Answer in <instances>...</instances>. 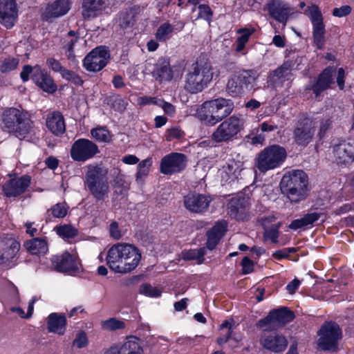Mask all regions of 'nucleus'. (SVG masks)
<instances>
[{
  "instance_id": "obj_60",
  "label": "nucleus",
  "mask_w": 354,
  "mask_h": 354,
  "mask_svg": "<svg viewBox=\"0 0 354 354\" xmlns=\"http://www.w3.org/2000/svg\"><path fill=\"white\" fill-rule=\"evenodd\" d=\"M352 11V8L348 5H344L339 8H335L333 10V15L336 17H343L348 15Z\"/></svg>"
},
{
  "instance_id": "obj_37",
  "label": "nucleus",
  "mask_w": 354,
  "mask_h": 354,
  "mask_svg": "<svg viewBox=\"0 0 354 354\" xmlns=\"http://www.w3.org/2000/svg\"><path fill=\"white\" fill-rule=\"evenodd\" d=\"M106 0H83L82 16L84 19H89L97 15L106 7Z\"/></svg>"
},
{
  "instance_id": "obj_8",
  "label": "nucleus",
  "mask_w": 354,
  "mask_h": 354,
  "mask_svg": "<svg viewBox=\"0 0 354 354\" xmlns=\"http://www.w3.org/2000/svg\"><path fill=\"white\" fill-rule=\"evenodd\" d=\"M243 119L232 115L223 120L215 129L211 138L216 143L232 141L243 129Z\"/></svg>"
},
{
  "instance_id": "obj_17",
  "label": "nucleus",
  "mask_w": 354,
  "mask_h": 354,
  "mask_svg": "<svg viewBox=\"0 0 354 354\" xmlns=\"http://www.w3.org/2000/svg\"><path fill=\"white\" fill-rule=\"evenodd\" d=\"M31 178L28 175L14 176L7 180L2 187V191L7 197H18L24 194L30 185Z\"/></svg>"
},
{
  "instance_id": "obj_23",
  "label": "nucleus",
  "mask_w": 354,
  "mask_h": 354,
  "mask_svg": "<svg viewBox=\"0 0 354 354\" xmlns=\"http://www.w3.org/2000/svg\"><path fill=\"white\" fill-rule=\"evenodd\" d=\"M70 10L68 0H56L48 3L41 12V19L52 22L55 19L66 15Z\"/></svg>"
},
{
  "instance_id": "obj_52",
  "label": "nucleus",
  "mask_w": 354,
  "mask_h": 354,
  "mask_svg": "<svg viewBox=\"0 0 354 354\" xmlns=\"http://www.w3.org/2000/svg\"><path fill=\"white\" fill-rule=\"evenodd\" d=\"M17 12L15 0H0V15Z\"/></svg>"
},
{
  "instance_id": "obj_44",
  "label": "nucleus",
  "mask_w": 354,
  "mask_h": 354,
  "mask_svg": "<svg viewBox=\"0 0 354 354\" xmlns=\"http://www.w3.org/2000/svg\"><path fill=\"white\" fill-rule=\"evenodd\" d=\"M19 63L18 57H8L0 61V72L8 73L17 69Z\"/></svg>"
},
{
  "instance_id": "obj_5",
  "label": "nucleus",
  "mask_w": 354,
  "mask_h": 354,
  "mask_svg": "<svg viewBox=\"0 0 354 354\" xmlns=\"http://www.w3.org/2000/svg\"><path fill=\"white\" fill-rule=\"evenodd\" d=\"M307 176L301 170H293L286 174L280 183L282 194L292 203H297L307 196Z\"/></svg>"
},
{
  "instance_id": "obj_7",
  "label": "nucleus",
  "mask_w": 354,
  "mask_h": 354,
  "mask_svg": "<svg viewBox=\"0 0 354 354\" xmlns=\"http://www.w3.org/2000/svg\"><path fill=\"white\" fill-rule=\"evenodd\" d=\"M287 152L284 147L273 145L263 149L255 158L254 165L261 173L280 167L285 161Z\"/></svg>"
},
{
  "instance_id": "obj_11",
  "label": "nucleus",
  "mask_w": 354,
  "mask_h": 354,
  "mask_svg": "<svg viewBox=\"0 0 354 354\" xmlns=\"http://www.w3.org/2000/svg\"><path fill=\"white\" fill-rule=\"evenodd\" d=\"M316 128V122L313 119L304 115L300 117L292 131L294 143L299 147H306L313 142Z\"/></svg>"
},
{
  "instance_id": "obj_61",
  "label": "nucleus",
  "mask_w": 354,
  "mask_h": 354,
  "mask_svg": "<svg viewBox=\"0 0 354 354\" xmlns=\"http://www.w3.org/2000/svg\"><path fill=\"white\" fill-rule=\"evenodd\" d=\"M332 122L330 119H326L321 122L319 129L318 132V137L319 139H322L326 131L331 127Z\"/></svg>"
},
{
  "instance_id": "obj_45",
  "label": "nucleus",
  "mask_w": 354,
  "mask_h": 354,
  "mask_svg": "<svg viewBox=\"0 0 354 354\" xmlns=\"http://www.w3.org/2000/svg\"><path fill=\"white\" fill-rule=\"evenodd\" d=\"M55 230L60 237L64 239L74 238L78 234V230L71 225L56 226Z\"/></svg>"
},
{
  "instance_id": "obj_13",
  "label": "nucleus",
  "mask_w": 354,
  "mask_h": 354,
  "mask_svg": "<svg viewBox=\"0 0 354 354\" xmlns=\"http://www.w3.org/2000/svg\"><path fill=\"white\" fill-rule=\"evenodd\" d=\"M100 153L97 145L93 141L80 138L72 145L70 154L72 159L77 162H85Z\"/></svg>"
},
{
  "instance_id": "obj_55",
  "label": "nucleus",
  "mask_w": 354,
  "mask_h": 354,
  "mask_svg": "<svg viewBox=\"0 0 354 354\" xmlns=\"http://www.w3.org/2000/svg\"><path fill=\"white\" fill-rule=\"evenodd\" d=\"M17 16V12L0 15V23L8 28H12L15 24Z\"/></svg>"
},
{
  "instance_id": "obj_16",
  "label": "nucleus",
  "mask_w": 354,
  "mask_h": 354,
  "mask_svg": "<svg viewBox=\"0 0 354 354\" xmlns=\"http://www.w3.org/2000/svg\"><path fill=\"white\" fill-rule=\"evenodd\" d=\"M187 156L181 153H171L160 160V171L165 175H172L183 171L187 167Z\"/></svg>"
},
{
  "instance_id": "obj_56",
  "label": "nucleus",
  "mask_w": 354,
  "mask_h": 354,
  "mask_svg": "<svg viewBox=\"0 0 354 354\" xmlns=\"http://www.w3.org/2000/svg\"><path fill=\"white\" fill-rule=\"evenodd\" d=\"M199 13L198 18H203L209 22L212 20L213 12L210 7L207 5L202 4L198 6Z\"/></svg>"
},
{
  "instance_id": "obj_15",
  "label": "nucleus",
  "mask_w": 354,
  "mask_h": 354,
  "mask_svg": "<svg viewBox=\"0 0 354 354\" xmlns=\"http://www.w3.org/2000/svg\"><path fill=\"white\" fill-rule=\"evenodd\" d=\"M20 243L14 238L0 239V266L8 268L15 264Z\"/></svg>"
},
{
  "instance_id": "obj_57",
  "label": "nucleus",
  "mask_w": 354,
  "mask_h": 354,
  "mask_svg": "<svg viewBox=\"0 0 354 354\" xmlns=\"http://www.w3.org/2000/svg\"><path fill=\"white\" fill-rule=\"evenodd\" d=\"M113 174L115 176L112 183L113 187L118 189L125 187V180L123 176L120 174V170L119 169H114Z\"/></svg>"
},
{
  "instance_id": "obj_27",
  "label": "nucleus",
  "mask_w": 354,
  "mask_h": 354,
  "mask_svg": "<svg viewBox=\"0 0 354 354\" xmlns=\"http://www.w3.org/2000/svg\"><path fill=\"white\" fill-rule=\"evenodd\" d=\"M293 64L290 61H286L275 70L271 71L268 77V82L274 86L282 84L286 80H289L292 76Z\"/></svg>"
},
{
  "instance_id": "obj_46",
  "label": "nucleus",
  "mask_w": 354,
  "mask_h": 354,
  "mask_svg": "<svg viewBox=\"0 0 354 354\" xmlns=\"http://www.w3.org/2000/svg\"><path fill=\"white\" fill-rule=\"evenodd\" d=\"M151 165V158H147L139 162L138 165V172L136 174L137 180H142L149 174Z\"/></svg>"
},
{
  "instance_id": "obj_40",
  "label": "nucleus",
  "mask_w": 354,
  "mask_h": 354,
  "mask_svg": "<svg viewBox=\"0 0 354 354\" xmlns=\"http://www.w3.org/2000/svg\"><path fill=\"white\" fill-rule=\"evenodd\" d=\"M322 215L323 214L322 212H310L302 218L292 221L289 225V227L292 230H297L303 227L313 225L317 221Z\"/></svg>"
},
{
  "instance_id": "obj_38",
  "label": "nucleus",
  "mask_w": 354,
  "mask_h": 354,
  "mask_svg": "<svg viewBox=\"0 0 354 354\" xmlns=\"http://www.w3.org/2000/svg\"><path fill=\"white\" fill-rule=\"evenodd\" d=\"M140 12L138 6L129 7L121 11L118 15V24L122 29L132 27L136 21V17Z\"/></svg>"
},
{
  "instance_id": "obj_39",
  "label": "nucleus",
  "mask_w": 354,
  "mask_h": 354,
  "mask_svg": "<svg viewBox=\"0 0 354 354\" xmlns=\"http://www.w3.org/2000/svg\"><path fill=\"white\" fill-rule=\"evenodd\" d=\"M80 40L78 33L74 30H70L64 38L63 48L65 49V55L72 62H75V55L73 46Z\"/></svg>"
},
{
  "instance_id": "obj_19",
  "label": "nucleus",
  "mask_w": 354,
  "mask_h": 354,
  "mask_svg": "<svg viewBox=\"0 0 354 354\" xmlns=\"http://www.w3.org/2000/svg\"><path fill=\"white\" fill-rule=\"evenodd\" d=\"M52 265L55 270L72 274L78 270L79 262L76 256L65 252L51 258Z\"/></svg>"
},
{
  "instance_id": "obj_36",
  "label": "nucleus",
  "mask_w": 354,
  "mask_h": 354,
  "mask_svg": "<svg viewBox=\"0 0 354 354\" xmlns=\"http://www.w3.org/2000/svg\"><path fill=\"white\" fill-rule=\"evenodd\" d=\"M46 127L55 136H60L66 131L64 116L59 111L49 114L46 118Z\"/></svg>"
},
{
  "instance_id": "obj_29",
  "label": "nucleus",
  "mask_w": 354,
  "mask_h": 354,
  "mask_svg": "<svg viewBox=\"0 0 354 354\" xmlns=\"http://www.w3.org/2000/svg\"><path fill=\"white\" fill-rule=\"evenodd\" d=\"M152 75L160 82L171 81L174 77V71L169 59L165 57L158 59L154 66Z\"/></svg>"
},
{
  "instance_id": "obj_54",
  "label": "nucleus",
  "mask_w": 354,
  "mask_h": 354,
  "mask_svg": "<svg viewBox=\"0 0 354 354\" xmlns=\"http://www.w3.org/2000/svg\"><path fill=\"white\" fill-rule=\"evenodd\" d=\"M281 226L280 223L272 225L270 227L266 230L265 236L266 239L271 240L272 242H277V239L279 235V228Z\"/></svg>"
},
{
  "instance_id": "obj_1",
  "label": "nucleus",
  "mask_w": 354,
  "mask_h": 354,
  "mask_svg": "<svg viewBox=\"0 0 354 354\" xmlns=\"http://www.w3.org/2000/svg\"><path fill=\"white\" fill-rule=\"evenodd\" d=\"M141 254L133 245L118 243L108 250L106 263L117 273L125 274L133 270L139 264Z\"/></svg>"
},
{
  "instance_id": "obj_3",
  "label": "nucleus",
  "mask_w": 354,
  "mask_h": 354,
  "mask_svg": "<svg viewBox=\"0 0 354 354\" xmlns=\"http://www.w3.org/2000/svg\"><path fill=\"white\" fill-rule=\"evenodd\" d=\"M213 75L211 63L198 58L185 75L184 88L191 93L201 92L212 82Z\"/></svg>"
},
{
  "instance_id": "obj_24",
  "label": "nucleus",
  "mask_w": 354,
  "mask_h": 354,
  "mask_svg": "<svg viewBox=\"0 0 354 354\" xmlns=\"http://www.w3.org/2000/svg\"><path fill=\"white\" fill-rule=\"evenodd\" d=\"M104 354H144V351L138 340L133 339L112 345Z\"/></svg>"
},
{
  "instance_id": "obj_64",
  "label": "nucleus",
  "mask_w": 354,
  "mask_h": 354,
  "mask_svg": "<svg viewBox=\"0 0 354 354\" xmlns=\"http://www.w3.org/2000/svg\"><path fill=\"white\" fill-rule=\"evenodd\" d=\"M109 232L111 236L115 240H118L122 237V234L119 229L118 223L116 221H113L110 224Z\"/></svg>"
},
{
  "instance_id": "obj_10",
  "label": "nucleus",
  "mask_w": 354,
  "mask_h": 354,
  "mask_svg": "<svg viewBox=\"0 0 354 354\" xmlns=\"http://www.w3.org/2000/svg\"><path fill=\"white\" fill-rule=\"evenodd\" d=\"M295 318L294 313L286 307L270 311L268 316L257 322V327L264 332L277 330L283 328Z\"/></svg>"
},
{
  "instance_id": "obj_2",
  "label": "nucleus",
  "mask_w": 354,
  "mask_h": 354,
  "mask_svg": "<svg viewBox=\"0 0 354 354\" xmlns=\"http://www.w3.org/2000/svg\"><path fill=\"white\" fill-rule=\"evenodd\" d=\"M2 129L19 139H24L33 131L34 122L29 113L22 107H9L1 115Z\"/></svg>"
},
{
  "instance_id": "obj_14",
  "label": "nucleus",
  "mask_w": 354,
  "mask_h": 354,
  "mask_svg": "<svg viewBox=\"0 0 354 354\" xmlns=\"http://www.w3.org/2000/svg\"><path fill=\"white\" fill-rule=\"evenodd\" d=\"M110 58L107 47L100 46L93 49L84 59L83 66L90 72H98L104 68Z\"/></svg>"
},
{
  "instance_id": "obj_18",
  "label": "nucleus",
  "mask_w": 354,
  "mask_h": 354,
  "mask_svg": "<svg viewBox=\"0 0 354 354\" xmlns=\"http://www.w3.org/2000/svg\"><path fill=\"white\" fill-rule=\"evenodd\" d=\"M266 9L271 18L281 23L283 26H286V23L293 11V9L288 3L281 0L269 1L266 6Z\"/></svg>"
},
{
  "instance_id": "obj_21",
  "label": "nucleus",
  "mask_w": 354,
  "mask_h": 354,
  "mask_svg": "<svg viewBox=\"0 0 354 354\" xmlns=\"http://www.w3.org/2000/svg\"><path fill=\"white\" fill-rule=\"evenodd\" d=\"M211 201L209 196L196 192H189L184 197L185 207L194 213H202L206 211Z\"/></svg>"
},
{
  "instance_id": "obj_51",
  "label": "nucleus",
  "mask_w": 354,
  "mask_h": 354,
  "mask_svg": "<svg viewBox=\"0 0 354 354\" xmlns=\"http://www.w3.org/2000/svg\"><path fill=\"white\" fill-rule=\"evenodd\" d=\"M62 77L66 80L71 82L77 86H81L84 83L82 77L78 74L66 68L62 74Z\"/></svg>"
},
{
  "instance_id": "obj_22",
  "label": "nucleus",
  "mask_w": 354,
  "mask_h": 354,
  "mask_svg": "<svg viewBox=\"0 0 354 354\" xmlns=\"http://www.w3.org/2000/svg\"><path fill=\"white\" fill-rule=\"evenodd\" d=\"M336 75V68L329 66L326 68L317 77L315 84H313L310 89L317 98L321 93L332 88V85L335 84V76Z\"/></svg>"
},
{
  "instance_id": "obj_50",
  "label": "nucleus",
  "mask_w": 354,
  "mask_h": 354,
  "mask_svg": "<svg viewBox=\"0 0 354 354\" xmlns=\"http://www.w3.org/2000/svg\"><path fill=\"white\" fill-rule=\"evenodd\" d=\"M88 344V339L86 333L84 330H80L77 333L75 339L72 342L73 346L77 348L86 347Z\"/></svg>"
},
{
  "instance_id": "obj_6",
  "label": "nucleus",
  "mask_w": 354,
  "mask_h": 354,
  "mask_svg": "<svg viewBox=\"0 0 354 354\" xmlns=\"http://www.w3.org/2000/svg\"><path fill=\"white\" fill-rule=\"evenodd\" d=\"M259 73L254 70H243L232 75L227 80L226 91L232 97H239L255 90Z\"/></svg>"
},
{
  "instance_id": "obj_62",
  "label": "nucleus",
  "mask_w": 354,
  "mask_h": 354,
  "mask_svg": "<svg viewBox=\"0 0 354 354\" xmlns=\"http://www.w3.org/2000/svg\"><path fill=\"white\" fill-rule=\"evenodd\" d=\"M242 266V272L243 274H249L253 271L254 263L252 260H250L248 257H245L242 259L241 262Z\"/></svg>"
},
{
  "instance_id": "obj_4",
  "label": "nucleus",
  "mask_w": 354,
  "mask_h": 354,
  "mask_svg": "<svg viewBox=\"0 0 354 354\" xmlns=\"http://www.w3.org/2000/svg\"><path fill=\"white\" fill-rule=\"evenodd\" d=\"M108 170L101 165H88L84 178V187L97 201H104L109 192Z\"/></svg>"
},
{
  "instance_id": "obj_59",
  "label": "nucleus",
  "mask_w": 354,
  "mask_h": 354,
  "mask_svg": "<svg viewBox=\"0 0 354 354\" xmlns=\"http://www.w3.org/2000/svg\"><path fill=\"white\" fill-rule=\"evenodd\" d=\"M184 136V132L178 127H174L167 131L166 139L171 141L174 139H180Z\"/></svg>"
},
{
  "instance_id": "obj_20",
  "label": "nucleus",
  "mask_w": 354,
  "mask_h": 354,
  "mask_svg": "<svg viewBox=\"0 0 354 354\" xmlns=\"http://www.w3.org/2000/svg\"><path fill=\"white\" fill-rule=\"evenodd\" d=\"M334 161L339 165H347L354 162V145L346 141L332 147Z\"/></svg>"
},
{
  "instance_id": "obj_33",
  "label": "nucleus",
  "mask_w": 354,
  "mask_h": 354,
  "mask_svg": "<svg viewBox=\"0 0 354 354\" xmlns=\"http://www.w3.org/2000/svg\"><path fill=\"white\" fill-rule=\"evenodd\" d=\"M196 115L206 125L214 126L218 122L212 100L205 102L197 111Z\"/></svg>"
},
{
  "instance_id": "obj_48",
  "label": "nucleus",
  "mask_w": 354,
  "mask_h": 354,
  "mask_svg": "<svg viewBox=\"0 0 354 354\" xmlns=\"http://www.w3.org/2000/svg\"><path fill=\"white\" fill-rule=\"evenodd\" d=\"M92 137L99 142H109L111 140L110 132L105 127L93 129L91 131Z\"/></svg>"
},
{
  "instance_id": "obj_35",
  "label": "nucleus",
  "mask_w": 354,
  "mask_h": 354,
  "mask_svg": "<svg viewBox=\"0 0 354 354\" xmlns=\"http://www.w3.org/2000/svg\"><path fill=\"white\" fill-rule=\"evenodd\" d=\"M184 26L183 22H178L176 26L168 22L163 23L158 28L155 35L156 38L160 42H165L171 38L174 32L181 31Z\"/></svg>"
},
{
  "instance_id": "obj_63",
  "label": "nucleus",
  "mask_w": 354,
  "mask_h": 354,
  "mask_svg": "<svg viewBox=\"0 0 354 354\" xmlns=\"http://www.w3.org/2000/svg\"><path fill=\"white\" fill-rule=\"evenodd\" d=\"M252 32V30L247 28L239 30L238 33L241 35L239 37H238L236 41H239L240 43L246 44Z\"/></svg>"
},
{
  "instance_id": "obj_26",
  "label": "nucleus",
  "mask_w": 354,
  "mask_h": 354,
  "mask_svg": "<svg viewBox=\"0 0 354 354\" xmlns=\"http://www.w3.org/2000/svg\"><path fill=\"white\" fill-rule=\"evenodd\" d=\"M240 162L229 160L220 169L221 182L223 185L235 182L242 170Z\"/></svg>"
},
{
  "instance_id": "obj_53",
  "label": "nucleus",
  "mask_w": 354,
  "mask_h": 354,
  "mask_svg": "<svg viewBox=\"0 0 354 354\" xmlns=\"http://www.w3.org/2000/svg\"><path fill=\"white\" fill-rule=\"evenodd\" d=\"M139 292L146 296L154 297H159L161 294V292L158 289L147 283L142 284L140 286Z\"/></svg>"
},
{
  "instance_id": "obj_58",
  "label": "nucleus",
  "mask_w": 354,
  "mask_h": 354,
  "mask_svg": "<svg viewBox=\"0 0 354 354\" xmlns=\"http://www.w3.org/2000/svg\"><path fill=\"white\" fill-rule=\"evenodd\" d=\"M46 64L49 68H50L53 71L60 73L62 75L65 71L66 68H64L59 61L53 58L50 57L48 58L46 60Z\"/></svg>"
},
{
  "instance_id": "obj_49",
  "label": "nucleus",
  "mask_w": 354,
  "mask_h": 354,
  "mask_svg": "<svg viewBox=\"0 0 354 354\" xmlns=\"http://www.w3.org/2000/svg\"><path fill=\"white\" fill-rule=\"evenodd\" d=\"M102 328L107 330H116L125 328V323L116 318H110L102 324Z\"/></svg>"
},
{
  "instance_id": "obj_34",
  "label": "nucleus",
  "mask_w": 354,
  "mask_h": 354,
  "mask_svg": "<svg viewBox=\"0 0 354 354\" xmlns=\"http://www.w3.org/2000/svg\"><path fill=\"white\" fill-rule=\"evenodd\" d=\"M218 122L227 118L234 109V103L231 100L223 97L212 100Z\"/></svg>"
},
{
  "instance_id": "obj_47",
  "label": "nucleus",
  "mask_w": 354,
  "mask_h": 354,
  "mask_svg": "<svg viewBox=\"0 0 354 354\" xmlns=\"http://www.w3.org/2000/svg\"><path fill=\"white\" fill-rule=\"evenodd\" d=\"M68 208L65 203H58L53 205L48 212H50L54 218H62L66 216Z\"/></svg>"
},
{
  "instance_id": "obj_41",
  "label": "nucleus",
  "mask_w": 354,
  "mask_h": 354,
  "mask_svg": "<svg viewBox=\"0 0 354 354\" xmlns=\"http://www.w3.org/2000/svg\"><path fill=\"white\" fill-rule=\"evenodd\" d=\"M24 247L32 254H45L48 251V243L45 238H34L26 241Z\"/></svg>"
},
{
  "instance_id": "obj_12",
  "label": "nucleus",
  "mask_w": 354,
  "mask_h": 354,
  "mask_svg": "<svg viewBox=\"0 0 354 354\" xmlns=\"http://www.w3.org/2000/svg\"><path fill=\"white\" fill-rule=\"evenodd\" d=\"M306 12L313 25L314 43L318 49H322L326 42V28L322 12L317 5L313 4L308 7Z\"/></svg>"
},
{
  "instance_id": "obj_42",
  "label": "nucleus",
  "mask_w": 354,
  "mask_h": 354,
  "mask_svg": "<svg viewBox=\"0 0 354 354\" xmlns=\"http://www.w3.org/2000/svg\"><path fill=\"white\" fill-rule=\"evenodd\" d=\"M205 250L204 248L183 250L181 253L182 258L186 261L197 260L198 263H202L204 261Z\"/></svg>"
},
{
  "instance_id": "obj_9",
  "label": "nucleus",
  "mask_w": 354,
  "mask_h": 354,
  "mask_svg": "<svg viewBox=\"0 0 354 354\" xmlns=\"http://www.w3.org/2000/svg\"><path fill=\"white\" fill-rule=\"evenodd\" d=\"M317 346L323 351L335 352L338 349V342L342 337V329L334 322H325L318 331Z\"/></svg>"
},
{
  "instance_id": "obj_31",
  "label": "nucleus",
  "mask_w": 354,
  "mask_h": 354,
  "mask_svg": "<svg viewBox=\"0 0 354 354\" xmlns=\"http://www.w3.org/2000/svg\"><path fill=\"white\" fill-rule=\"evenodd\" d=\"M66 317L64 313H50L47 317V329L50 333L63 335L66 329Z\"/></svg>"
},
{
  "instance_id": "obj_43",
  "label": "nucleus",
  "mask_w": 354,
  "mask_h": 354,
  "mask_svg": "<svg viewBox=\"0 0 354 354\" xmlns=\"http://www.w3.org/2000/svg\"><path fill=\"white\" fill-rule=\"evenodd\" d=\"M107 103L113 109L120 113L125 111L128 104V102L120 95L110 96Z\"/></svg>"
},
{
  "instance_id": "obj_30",
  "label": "nucleus",
  "mask_w": 354,
  "mask_h": 354,
  "mask_svg": "<svg viewBox=\"0 0 354 354\" xmlns=\"http://www.w3.org/2000/svg\"><path fill=\"white\" fill-rule=\"evenodd\" d=\"M261 345L272 352L279 353L284 351L288 345L286 339L280 335H266L263 333L260 339Z\"/></svg>"
},
{
  "instance_id": "obj_32",
  "label": "nucleus",
  "mask_w": 354,
  "mask_h": 354,
  "mask_svg": "<svg viewBox=\"0 0 354 354\" xmlns=\"http://www.w3.org/2000/svg\"><path fill=\"white\" fill-rule=\"evenodd\" d=\"M227 230V223L225 221H218L207 232V248L212 250L218 243Z\"/></svg>"
},
{
  "instance_id": "obj_28",
  "label": "nucleus",
  "mask_w": 354,
  "mask_h": 354,
  "mask_svg": "<svg viewBox=\"0 0 354 354\" xmlns=\"http://www.w3.org/2000/svg\"><path fill=\"white\" fill-rule=\"evenodd\" d=\"M228 214L239 221H245L249 217L248 204L244 198H232L228 203Z\"/></svg>"
},
{
  "instance_id": "obj_25",
  "label": "nucleus",
  "mask_w": 354,
  "mask_h": 354,
  "mask_svg": "<svg viewBox=\"0 0 354 354\" xmlns=\"http://www.w3.org/2000/svg\"><path fill=\"white\" fill-rule=\"evenodd\" d=\"M32 80L45 92L53 93L57 90V85L52 77L46 71L41 70L39 66L34 67Z\"/></svg>"
}]
</instances>
